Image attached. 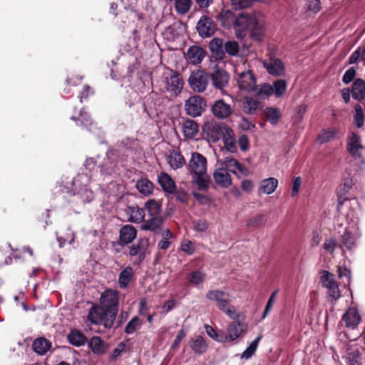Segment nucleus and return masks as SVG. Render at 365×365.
Returning a JSON list of instances; mask_svg holds the SVG:
<instances>
[{"label": "nucleus", "instance_id": "412c9836", "mask_svg": "<svg viewBox=\"0 0 365 365\" xmlns=\"http://www.w3.org/2000/svg\"><path fill=\"white\" fill-rule=\"evenodd\" d=\"M72 120L76 121L77 125H82L87 128L90 132L96 133L98 131L96 125L92 122L90 115L84 110H81L79 116L76 118L72 116Z\"/></svg>", "mask_w": 365, "mask_h": 365}, {"label": "nucleus", "instance_id": "20e7f679", "mask_svg": "<svg viewBox=\"0 0 365 365\" xmlns=\"http://www.w3.org/2000/svg\"><path fill=\"white\" fill-rule=\"evenodd\" d=\"M182 76L179 72L170 70L163 73L162 78V90L172 96H178L184 87Z\"/></svg>", "mask_w": 365, "mask_h": 365}, {"label": "nucleus", "instance_id": "79ce46f5", "mask_svg": "<svg viewBox=\"0 0 365 365\" xmlns=\"http://www.w3.org/2000/svg\"><path fill=\"white\" fill-rule=\"evenodd\" d=\"M89 347L96 354H103L106 351L103 341L99 336H93L89 341Z\"/></svg>", "mask_w": 365, "mask_h": 365}, {"label": "nucleus", "instance_id": "0e129e2a", "mask_svg": "<svg viewBox=\"0 0 365 365\" xmlns=\"http://www.w3.org/2000/svg\"><path fill=\"white\" fill-rule=\"evenodd\" d=\"M277 292H278V289L273 292L272 294H271V296L269 297V298L267 302V304L265 306V309H264V313H263V315L262 317V319H264L267 316V314L270 312V311L272 310V307L275 302V297L277 296Z\"/></svg>", "mask_w": 365, "mask_h": 365}, {"label": "nucleus", "instance_id": "ddd939ff", "mask_svg": "<svg viewBox=\"0 0 365 365\" xmlns=\"http://www.w3.org/2000/svg\"><path fill=\"white\" fill-rule=\"evenodd\" d=\"M227 128V125L224 123L211 122L205 125L204 130L209 141L215 143L221 138L224 129Z\"/></svg>", "mask_w": 365, "mask_h": 365}, {"label": "nucleus", "instance_id": "c756f323", "mask_svg": "<svg viewBox=\"0 0 365 365\" xmlns=\"http://www.w3.org/2000/svg\"><path fill=\"white\" fill-rule=\"evenodd\" d=\"M347 148L351 155L359 156L361 154V150L363 149L360 137L352 133L349 136Z\"/></svg>", "mask_w": 365, "mask_h": 365}, {"label": "nucleus", "instance_id": "aec40b11", "mask_svg": "<svg viewBox=\"0 0 365 365\" xmlns=\"http://www.w3.org/2000/svg\"><path fill=\"white\" fill-rule=\"evenodd\" d=\"M213 178L215 183L222 187H228L232 184V178L228 170L224 168L216 169Z\"/></svg>", "mask_w": 365, "mask_h": 365}, {"label": "nucleus", "instance_id": "a211bd4d", "mask_svg": "<svg viewBox=\"0 0 365 365\" xmlns=\"http://www.w3.org/2000/svg\"><path fill=\"white\" fill-rule=\"evenodd\" d=\"M228 297H224L216 306L218 309L224 312L230 319L236 320L240 319V312L236 307L232 305L227 299Z\"/></svg>", "mask_w": 365, "mask_h": 365}, {"label": "nucleus", "instance_id": "bb28decb", "mask_svg": "<svg viewBox=\"0 0 365 365\" xmlns=\"http://www.w3.org/2000/svg\"><path fill=\"white\" fill-rule=\"evenodd\" d=\"M52 343L44 337L36 339L32 344V349L38 355L43 356L51 349Z\"/></svg>", "mask_w": 365, "mask_h": 365}, {"label": "nucleus", "instance_id": "f3484780", "mask_svg": "<svg viewBox=\"0 0 365 365\" xmlns=\"http://www.w3.org/2000/svg\"><path fill=\"white\" fill-rule=\"evenodd\" d=\"M128 220L130 222L139 224L144 222L145 212L144 208L137 205H129L125 209Z\"/></svg>", "mask_w": 365, "mask_h": 365}, {"label": "nucleus", "instance_id": "9d476101", "mask_svg": "<svg viewBox=\"0 0 365 365\" xmlns=\"http://www.w3.org/2000/svg\"><path fill=\"white\" fill-rule=\"evenodd\" d=\"M119 293L117 290L108 289L102 292L100 303L108 312H115V317L118 312Z\"/></svg>", "mask_w": 365, "mask_h": 365}, {"label": "nucleus", "instance_id": "c03bdc74", "mask_svg": "<svg viewBox=\"0 0 365 365\" xmlns=\"http://www.w3.org/2000/svg\"><path fill=\"white\" fill-rule=\"evenodd\" d=\"M228 293L225 292L221 289L210 290L206 293V298L210 301L215 302L216 306L223 299L224 297H229Z\"/></svg>", "mask_w": 365, "mask_h": 365}, {"label": "nucleus", "instance_id": "c85d7f7f", "mask_svg": "<svg viewBox=\"0 0 365 365\" xmlns=\"http://www.w3.org/2000/svg\"><path fill=\"white\" fill-rule=\"evenodd\" d=\"M342 319L347 327L354 328L361 321V317L356 308H349L343 315Z\"/></svg>", "mask_w": 365, "mask_h": 365}, {"label": "nucleus", "instance_id": "a19ab883", "mask_svg": "<svg viewBox=\"0 0 365 365\" xmlns=\"http://www.w3.org/2000/svg\"><path fill=\"white\" fill-rule=\"evenodd\" d=\"M259 98H268L274 93L273 86L269 83H263L259 86H255L253 91Z\"/></svg>", "mask_w": 365, "mask_h": 365}, {"label": "nucleus", "instance_id": "4d7b16f0", "mask_svg": "<svg viewBox=\"0 0 365 365\" xmlns=\"http://www.w3.org/2000/svg\"><path fill=\"white\" fill-rule=\"evenodd\" d=\"M77 197H79L83 202H89L93 199L94 195L92 190L85 186L78 192Z\"/></svg>", "mask_w": 365, "mask_h": 365}, {"label": "nucleus", "instance_id": "2eb2a0df", "mask_svg": "<svg viewBox=\"0 0 365 365\" xmlns=\"http://www.w3.org/2000/svg\"><path fill=\"white\" fill-rule=\"evenodd\" d=\"M242 110L248 115H256L264 107L263 103L251 96H245L241 101Z\"/></svg>", "mask_w": 365, "mask_h": 365}, {"label": "nucleus", "instance_id": "bf43d9fd", "mask_svg": "<svg viewBox=\"0 0 365 365\" xmlns=\"http://www.w3.org/2000/svg\"><path fill=\"white\" fill-rule=\"evenodd\" d=\"M234 9L240 10L251 6L255 0H230Z\"/></svg>", "mask_w": 365, "mask_h": 365}, {"label": "nucleus", "instance_id": "0eeeda50", "mask_svg": "<svg viewBox=\"0 0 365 365\" xmlns=\"http://www.w3.org/2000/svg\"><path fill=\"white\" fill-rule=\"evenodd\" d=\"M149 240L147 238H140L135 243L130 245L129 249V255L133 258V265L139 266L145 259L148 250Z\"/></svg>", "mask_w": 365, "mask_h": 365}, {"label": "nucleus", "instance_id": "f257e3e1", "mask_svg": "<svg viewBox=\"0 0 365 365\" xmlns=\"http://www.w3.org/2000/svg\"><path fill=\"white\" fill-rule=\"evenodd\" d=\"M220 19L223 26L228 27L232 24L237 38L242 39L249 31L250 37L256 41L262 39L264 33V19L260 12L255 11L250 14L242 13L235 17L232 11L222 10Z\"/></svg>", "mask_w": 365, "mask_h": 365}, {"label": "nucleus", "instance_id": "cd10ccee", "mask_svg": "<svg viewBox=\"0 0 365 365\" xmlns=\"http://www.w3.org/2000/svg\"><path fill=\"white\" fill-rule=\"evenodd\" d=\"M112 155V153H107L103 164L100 165L102 175H113L116 174L117 163L113 159Z\"/></svg>", "mask_w": 365, "mask_h": 365}, {"label": "nucleus", "instance_id": "4468645a", "mask_svg": "<svg viewBox=\"0 0 365 365\" xmlns=\"http://www.w3.org/2000/svg\"><path fill=\"white\" fill-rule=\"evenodd\" d=\"M267 73L274 76H282L285 73V65L282 61L275 57H269L263 61Z\"/></svg>", "mask_w": 365, "mask_h": 365}, {"label": "nucleus", "instance_id": "6ab92c4d", "mask_svg": "<svg viewBox=\"0 0 365 365\" xmlns=\"http://www.w3.org/2000/svg\"><path fill=\"white\" fill-rule=\"evenodd\" d=\"M278 186V180L275 178H268L259 181L257 188L259 195L262 194L271 195L273 193Z\"/></svg>", "mask_w": 365, "mask_h": 365}, {"label": "nucleus", "instance_id": "f03ea898", "mask_svg": "<svg viewBox=\"0 0 365 365\" xmlns=\"http://www.w3.org/2000/svg\"><path fill=\"white\" fill-rule=\"evenodd\" d=\"M359 207V204L355 199H344L342 202L339 201V205L337 206L339 213L344 216L349 225L346 227L339 239V247L343 254L346 250L352 251L354 250L356 247V241L361 236L357 217Z\"/></svg>", "mask_w": 365, "mask_h": 365}, {"label": "nucleus", "instance_id": "7c9ffc66", "mask_svg": "<svg viewBox=\"0 0 365 365\" xmlns=\"http://www.w3.org/2000/svg\"><path fill=\"white\" fill-rule=\"evenodd\" d=\"M158 181L165 192L171 194L173 193L175 190V183L168 174L165 173H161L158 175Z\"/></svg>", "mask_w": 365, "mask_h": 365}, {"label": "nucleus", "instance_id": "4be33fe9", "mask_svg": "<svg viewBox=\"0 0 365 365\" xmlns=\"http://www.w3.org/2000/svg\"><path fill=\"white\" fill-rule=\"evenodd\" d=\"M205 56V50L198 46H192L187 51V59L192 65L200 63Z\"/></svg>", "mask_w": 365, "mask_h": 365}, {"label": "nucleus", "instance_id": "f8f14e48", "mask_svg": "<svg viewBox=\"0 0 365 365\" xmlns=\"http://www.w3.org/2000/svg\"><path fill=\"white\" fill-rule=\"evenodd\" d=\"M196 29L202 38H207L215 34L216 25L212 18L203 15L198 20Z\"/></svg>", "mask_w": 365, "mask_h": 365}, {"label": "nucleus", "instance_id": "e2e57ef3", "mask_svg": "<svg viewBox=\"0 0 365 365\" xmlns=\"http://www.w3.org/2000/svg\"><path fill=\"white\" fill-rule=\"evenodd\" d=\"M338 277L339 279H343L344 277L346 278V282H343L344 286L349 284L351 281V271L345 267H339L337 269Z\"/></svg>", "mask_w": 365, "mask_h": 365}, {"label": "nucleus", "instance_id": "1a4fd4ad", "mask_svg": "<svg viewBox=\"0 0 365 365\" xmlns=\"http://www.w3.org/2000/svg\"><path fill=\"white\" fill-rule=\"evenodd\" d=\"M206 102L200 96H190L185 102V110L186 113L193 118L200 116L205 110Z\"/></svg>", "mask_w": 365, "mask_h": 365}, {"label": "nucleus", "instance_id": "6e6d98bb", "mask_svg": "<svg viewBox=\"0 0 365 365\" xmlns=\"http://www.w3.org/2000/svg\"><path fill=\"white\" fill-rule=\"evenodd\" d=\"M207 334L217 342L223 343V331L217 332L212 327L208 324L205 325Z\"/></svg>", "mask_w": 365, "mask_h": 365}, {"label": "nucleus", "instance_id": "09e8293b", "mask_svg": "<svg viewBox=\"0 0 365 365\" xmlns=\"http://www.w3.org/2000/svg\"><path fill=\"white\" fill-rule=\"evenodd\" d=\"M337 131L334 129H324L318 135L317 140L320 144L327 143L334 138Z\"/></svg>", "mask_w": 365, "mask_h": 365}, {"label": "nucleus", "instance_id": "603ef678", "mask_svg": "<svg viewBox=\"0 0 365 365\" xmlns=\"http://www.w3.org/2000/svg\"><path fill=\"white\" fill-rule=\"evenodd\" d=\"M272 86L274 89L273 94H274L277 98H279L284 95L287 90V82L285 80L279 79L274 83Z\"/></svg>", "mask_w": 365, "mask_h": 365}, {"label": "nucleus", "instance_id": "8fccbe9b", "mask_svg": "<svg viewBox=\"0 0 365 365\" xmlns=\"http://www.w3.org/2000/svg\"><path fill=\"white\" fill-rule=\"evenodd\" d=\"M192 4V0H175V7L178 13L185 14L189 11Z\"/></svg>", "mask_w": 365, "mask_h": 365}, {"label": "nucleus", "instance_id": "58836bf2", "mask_svg": "<svg viewBox=\"0 0 365 365\" xmlns=\"http://www.w3.org/2000/svg\"><path fill=\"white\" fill-rule=\"evenodd\" d=\"M138 190L145 196L150 195L153 192V183L147 178H141L136 182Z\"/></svg>", "mask_w": 365, "mask_h": 365}, {"label": "nucleus", "instance_id": "864d4df0", "mask_svg": "<svg viewBox=\"0 0 365 365\" xmlns=\"http://www.w3.org/2000/svg\"><path fill=\"white\" fill-rule=\"evenodd\" d=\"M240 50L239 44L235 41H227L225 43L224 51L230 56H237Z\"/></svg>", "mask_w": 365, "mask_h": 365}, {"label": "nucleus", "instance_id": "13d9d810", "mask_svg": "<svg viewBox=\"0 0 365 365\" xmlns=\"http://www.w3.org/2000/svg\"><path fill=\"white\" fill-rule=\"evenodd\" d=\"M352 186V180H346L343 184V187L340 188L337 191V196H338V201L342 202L344 199H346V197H343V194L349 192V190L351 188ZM354 198H351V200H353ZM356 201L357 200L354 198ZM347 200H349L347 198ZM339 205V202L338 203V206Z\"/></svg>", "mask_w": 365, "mask_h": 365}, {"label": "nucleus", "instance_id": "69168bd1", "mask_svg": "<svg viewBox=\"0 0 365 365\" xmlns=\"http://www.w3.org/2000/svg\"><path fill=\"white\" fill-rule=\"evenodd\" d=\"M225 165L232 172L233 174L237 175V167L239 166L240 163L233 158H225Z\"/></svg>", "mask_w": 365, "mask_h": 365}, {"label": "nucleus", "instance_id": "f704fd0d", "mask_svg": "<svg viewBox=\"0 0 365 365\" xmlns=\"http://www.w3.org/2000/svg\"><path fill=\"white\" fill-rule=\"evenodd\" d=\"M145 210L150 217L160 216L162 211V202L155 199H151L145 202Z\"/></svg>", "mask_w": 365, "mask_h": 365}, {"label": "nucleus", "instance_id": "a18cd8bd", "mask_svg": "<svg viewBox=\"0 0 365 365\" xmlns=\"http://www.w3.org/2000/svg\"><path fill=\"white\" fill-rule=\"evenodd\" d=\"M205 277L206 275L205 273L199 270H196L190 272L187 275V279L189 282L197 286L199 284H202L204 282Z\"/></svg>", "mask_w": 365, "mask_h": 365}, {"label": "nucleus", "instance_id": "2f4dec72", "mask_svg": "<svg viewBox=\"0 0 365 365\" xmlns=\"http://www.w3.org/2000/svg\"><path fill=\"white\" fill-rule=\"evenodd\" d=\"M163 222L164 218L162 216L150 217L147 220H144L143 224L141 225V230L155 232L161 227Z\"/></svg>", "mask_w": 365, "mask_h": 365}, {"label": "nucleus", "instance_id": "052dcab7", "mask_svg": "<svg viewBox=\"0 0 365 365\" xmlns=\"http://www.w3.org/2000/svg\"><path fill=\"white\" fill-rule=\"evenodd\" d=\"M364 115L362 107L360 105L355 106L354 122L357 128H361L364 125Z\"/></svg>", "mask_w": 365, "mask_h": 365}, {"label": "nucleus", "instance_id": "338daca9", "mask_svg": "<svg viewBox=\"0 0 365 365\" xmlns=\"http://www.w3.org/2000/svg\"><path fill=\"white\" fill-rule=\"evenodd\" d=\"M195 230L200 232H204L208 228V222L204 219H200L193 222Z\"/></svg>", "mask_w": 365, "mask_h": 365}, {"label": "nucleus", "instance_id": "5701e85b", "mask_svg": "<svg viewBox=\"0 0 365 365\" xmlns=\"http://www.w3.org/2000/svg\"><path fill=\"white\" fill-rule=\"evenodd\" d=\"M166 160L173 170H177L185 165V160L182 155L176 150H169L166 154Z\"/></svg>", "mask_w": 365, "mask_h": 365}, {"label": "nucleus", "instance_id": "774afa93", "mask_svg": "<svg viewBox=\"0 0 365 365\" xmlns=\"http://www.w3.org/2000/svg\"><path fill=\"white\" fill-rule=\"evenodd\" d=\"M307 9L313 12H317L321 9L319 0H307Z\"/></svg>", "mask_w": 365, "mask_h": 365}, {"label": "nucleus", "instance_id": "ea45409f", "mask_svg": "<svg viewBox=\"0 0 365 365\" xmlns=\"http://www.w3.org/2000/svg\"><path fill=\"white\" fill-rule=\"evenodd\" d=\"M68 339L70 344L77 347L84 345L87 341L85 335L78 330H72L68 335Z\"/></svg>", "mask_w": 365, "mask_h": 365}, {"label": "nucleus", "instance_id": "a878e982", "mask_svg": "<svg viewBox=\"0 0 365 365\" xmlns=\"http://www.w3.org/2000/svg\"><path fill=\"white\" fill-rule=\"evenodd\" d=\"M212 84L216 88L222 90L229 81L227 73L222 69L217 68L211 75Z\"/></svg>", "mask_w": 365, "mask_h": 365}, {"label": "nucleus", "instance_id": "dca6fc26", "mask_svg": "<svg viewBox=\"0 0 365 365\" xmlns=\"http://www.w3.org/2000/svg\"><path fill=\"white\" fill-rule=\"evenodd\" d=\"M212 114L218 119H225L232 113L231 106L223 100L216 101L212 106Z\"/></svg>", "mask_w": 365, "mask_h": 365}, {"label": "nucleus", "instance_id": "c9c22d12", "mask_svg": "<svg viewBox=\"0 0 365 365\" xmlns=\"http://www.w3.org/2000/svg\"><path fill=\"white\" fill-rule=\"evenodd\" d=\"M225 43L222 39L214 38L209 43V48L217 58L222 59L225 57Z\"/></svg>", "mask_w": 365, "mask_h": 365}, {"label": "nucleus", "instance_id": "72a5a7b5", "mask_svg": "<svg viewBox=\"0 0 365 365\" xmlns=\"http://www.w3.org/2000/svg\"><path fill=\"white\" fill-rule=\"evenodd\" d=\"M182 133L186 138H193L199 131L197 123L190 119L185 120L182 125Z\"/></svg>", "mask_w": 365, "mask_h": 365}, {"label": "nucleus", "instance_id": "3c124183", "mask_svg": "<svg viewBox=\"0 0 365 365\" xmlns=\"http://www.w3.org/2000/svg\"><path fill=\"white\" fill-rule=\"evenodd\" d=\"M142 325V322L138 317H133L126 325L125 332L127 334H132L136 330L140 329Z\"/></svg>", "mask_w": 365, "mask_h": 365}, {"label": "nucleus", "instance_id": "37998d69", "mask_svg": "<svg viewBox=\"0 0 365 365\" xmlns=\"http://www.w3.org/2000/svg\"><path fill=\"white\" fill-rule=\"evenodd\" d=\"M262 336H258L254 341H252L247 349L242 353L241 358L245 359H250L255 353L257 348L259 345Z\"/></svg>", "mask_w": 365, "mask_h": 365}, {"label": "nucleus", "instance_id": "423d86ee", "mask_svg": "<svg viewBox=\"0 0 365 365\" xmlns=\"http://www.w3.org/2000/svg\"><path fill=\"white\" fill-rule=\"evenodd\" d=\"M243 69L240 66L235 68V79L240 90L246 92H253L256 86V79L253 72L246 68L245 63Z\"/></svg>", "mask_w": 365, "mask_h": 365}, {"label": "nucleus", "instance_id": "7ed1b4c3", "mask_svg": "<svg viewBox=\"0 0 365 365\" xmlns=\"http://www.w3.org/2000/svg\"><path fill=\"white\" fill-rule=\"evenodd\" d=\"M207 161L199 153H192L188 162V170L192 175V181L200 190H207L210 187V178L207 174Z\"/></svg>", "mask_w": 365, "mask_h": 365}, {"label": "nucleus", "instance_id": "9b49d317", "mask_svg": "<svg viewBox=\"0 0 365 365\" xmlns=\"http://www.w3.org/2000/svg\"><path fill=\"white\" fill-rule=\"evenodd\" d=\"M247 326L240 322L239 319L230 322L226 333L223 331V343L232 342L239 338L243 333Z\"/></svg>", "mask_w": 365, "mask_h": 365}, {"label": "nucleus", "instance_id": "473e14b6", "mask_svg": "<svg viewBox=\"0 0 365 365\" xmlns=\"http://www.w3.org/2000/svg\"><path fill=\"white\" fill-rule=\"evenodd\" d=\"M135 272L132 267H125L118 275V284L119 287L122 289L128 287L130 282L132 281L134 277Z\"/></svg>", "mask_w": 365, "mask_h": 365}, {"label": "nucleus", "instance_id": "680f3d73", "mask_svg": "<svg viewBox=\"0 0 365 365\" xmlns=\"http://www.w3.org/2000/svg\"><path fill=\"white\" fill-rule=\"evenodd\" d=\"M266 220V217L264 215H257L256 216L250 219L247 223L249 227H256L262 225Z\"/></svg>", "mask_w": 365, "mask_h": 365}, {"label": "nucleus", "instance_id": "e433bc0d", "mask_svg": "<svg viewBox=\"0 0 365 365\" xmlns=\"http://www.w3.org/2000/svg\"><path fill=\"white\" fill-rule=\"evenodd\" d=\"M190 346L192 350L199 355L204 354L207 349V344L202 336H197L191 339Z\"/></svg>", "mask_w": 365, "mask_h": 365}, {"label": "nucleus", "instance_id": "39448f33", "mask_svg": "<svg viewBox=\"0 0 365 365\" xmlns=\"http://www.w3.org/2000/svg\"><path fill=\"white\" fill-rule=\"evenodd\" d=\"M88 319L93 324H103L106 329H110L115 320V312H108L103 307L93 306L88 312Z\"/></svg>", "mask_w": 365, "mask_h": 365}, {"label": "nucleus", "instance_id": "b1692460", "mask_svg": "<svg viewBox=\"0 0 365 365\" xmlns=\"http://www.w3.org/2000/svg\"><path fill=\"white\" fill-rule=\"evenodd\" d=\"M225 132L221 137L224 146L227 151L231 153H235L237 148L236 145V140L234 132L232 128L229 126L226 129H224Z\"/></svg>", "mask_w": 365, "mask_h": 365}, {"label": "nucleus", "instance_id": "393cba45", "mask_svg": "<svg viewBox=\"0 0 365 365\" xmlns=\"http://www.w3.org/2000/svg\"><path fill=\"white\" fill-rule=\"evenodd\" d=\"M136 236L137 230L131 225H123L119 232L120 241L125 245L132 242L136 238Z\"/></svg>", "mask_w": 365, "mask_h": 365}, {"label": "nucleus", "instance_id": "4c0bfd02", "mask_svg": "<svg viewBox=\"0 0 365 365\" xmlns=\"http://www.w3.org/2000/svg\"><path fill=\"white\" fill-rule=\"evenodd\" d=\"M351 94L353 98L357 101L364 99L365 97V83L362 79L357 78L354 81L352 86Z\"/></svg>", "mask_w": 365, "mask_h": 365}, {"label": "nucleus", "instance_id": "5fc2aeb1", "mask_svg": "<svg viewBox=\"0 0 365 365\" xmlns=\"http://www.w3.org/2000/svg\"><path fill=\"white\" fill-rule=\"evenodd\" d=\"M321 282L323 287L327 289L333 285L337 284L335 281L334 275L329 273L328 271H324L321 277Z\"/></svg>", "mask_w": 365, "mask_h": 365}, {"label": "nucleus", "instance_id": "de8ad7c7", "mask_svg": "<svg viewBox=\"0 0 365 365\" xmlns=\"http://www.w3.org/2000/svg\"><path fill=\"white\" fill-rule=\"evenodd\" d=\"M266 118L272 125H275L278 123L280 118L279 110L276 108H267L265 110Z\"/></svg>", "mask_w": 365, "mask_h": 365}, {"label": "nucleus", "instance_id": "6e6552de", "mask_svg": "<svg viewBox=\"0 0 365 365\" xmlns=\"http://www.w3.org/2000/svg\"><path fill=\"white\" fill-rule=\"evenodd\" d=\"M209 83V77L202 70L194 71L190 75L188 84L195 93H203Z\"/></svg>", "mask_w": 365, "mask_h": 365}, {"label": "nucleus", "instance_id": "49530a36", "mask_svg": "<svg viewBox=\"0 0 365 365\" xmlns=\"http://www.w3.org/2000/svg\"><path fill=\"white\" fill-rule=\"evenodd\" d=\"M124 192L123 185L116 182L111 181L107 187V192L109 195L119 197Z\"/></svg>", "mask_w": 365, "mask_h": 365}]
</instances>
